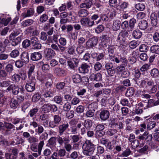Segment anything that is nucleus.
Segmentation results:
<instances>
[{
	"mask_svg": "<svg viewBox=\"0 0 159 159\" xmlns=\"http://www.w3.org/2000/svg\"><path fill=\"white\" fill-rule=\"evenodd\" d=\"M54 71L57 75L61 76L64 74L65 71L59 67H57L54 69Z\"/></svg>",
	"mask_w": 159,
	"mask_h": 159,
	"instance_id": "nucleus-30",
	"label": "nucleus"
},
{
	"mask_svg": "<svg viewBox=\"0 0 159 159\" xmlns=\"http://www.w3.org/2000/svg\"><path fill=\"white\" fill-rule=\"evenodd\" d=\"M134 93V90L132 87L129 88L126 91L125 95L127 97H131L133 96Z\"/></svg>",
	"mask_w": 159,
	"mask_h": 159,
	"instance_id": "nucleus-36",
	"label": "nucleus"
},
{
	"mask_svg": "<svg viewBox=\"0 0 159 159\" xmlns=\"http://www.w3.org/2000/svg\"><path fill=\"white\" fill-rule=\"evenodd\" d=\"M30 45V40L27 39L24 40L22 43V45L24 48H26L29 47Z\"/></svg>",
	"mask_w": 159,
	"mask_h": 159,
	"instance_id": "nucleus-64",
	"label": "nucleus"
},
{
	"mask_svg": "<svg viewBox=\"0 0 159 159\" xmlns=\"http://www.w3.org/2000/svg\"><path fill=\"white\" fill-rule=\"evenodd\" d=\"M109 59L112 61L115 62L116 63L121 62L123 65L127 64L128 61L125 57L123 55H120L117 57H115L114 55H110Z\"/></svg>",
	"mask_w": 159,
	"mask_h": 159,
	"instance_id": "nucleus-3",
	"label": "nucleus"
},
{
	"mask_svg": "<svg viewBox=\"0 0 159 159\" xmlns=\"http://www.w3.org/2000/svg\"><path fill=\"white\" fill-rule=\"evenodd\" d=\"M21 38L20 37H18L15 39H13L12 41L11 45L12 46H16L21 41Z\"/></svg>",
	"mask_w": 159,
	"mask_h": 159,
	"instance_id": "nucleus-53",
	"label": "nucleus"
},
{
	"mask_svg": "<svg viewBox=\"0 0 159 159\" xmlns=\"http://www.w3.org/2000/svg\"><path fill=\"white\" fill-rule=\"evenodd\" d=\"M120 22L119 20H114L112 26V29L114 31H117L120 28Z\"/></svg>",
	"mask_w": 159,
	"mask_h": 159,
	"instance_id": "nucleus-24",
	"label": "nucleus"
},
{
	"mask_svg": "<svg viewBox=\"0 0 159 159\" xmlns=\"http://www.w3.org/2000/svg\"><path fill=\"white\" fill-rule=\"evenodd\" d=\"M39 110L38 107H37L31 109L28 113V115L31 117L35 116Z\"/></svg>",
	"mask_w": 159,
	"mask_h": 159,
	"instance_id": "nucleus-31",
	"label": "nucleus"
},
{
	"mask_svg": "<svg viewBox=\"0 0 159 159\" xmlns=\"http://www.w3.org/2000/svg\"><path fill=\"white\" fill-rule=\"evenodd\" d=\"M20 88L15 84L10 85L7 89L8 91H11L13 95H17L19 92Z\"/></svg>",
	"mask_w": 159,
	"mask_h": 159,
	"instance_id": "nucleus-15",
	"label": "nucleus"
},
{
	"mask_svg": "<svg viewBox=\"0 0 159 159\" xmlns=\"http://www.w3.org/2000/svg\"><path fill=\"white\" fill-rule=\"evenodd\" d=\"M129 34L125 30L120 32L119 34L116 39V41L119 43L120 45H122L127 38Z\"/></svg>",
	"mask_w": 159,
	"mask_h": 159,
	"instance_id": "nucleus-4",
	"label": "nucleus"
},
{
	"mask_svg": "<svg viewBox=\"0 0 159 159\" xmlns=\"http://www.w3.org/2000/svg\"><path fill=\"white\" fill-rule=\"evenodd\" d=\"M73 81L75 83H78L81 81V78L80 75L75 74L72 76Z\"/></svg>",
	"mask_w": 159,
	"mask_h": 159,
	"instance_id": "nucleus-33",
	"label": "nucleus"
},
{
	"mask_svg": "<svg viewBox=\"0 0 159 159\" xmlns=\"http://www.w3.org/2000/svg\"><path fill=\"white\" fill-rule=\"evenodd\" d=\"M24 142L23 139L21 137L17 136L15 138L14 140L11 142V144L13 145L22 143Z\"/></svg>",
	"mask_w": 159,
	"mask_h": 159,
	"instance_id": "nucleus-25",
	"label": "nucleus"
},
{
	"mask_svg": "<svg viewBox=\"0 0 159 159\" xmlns=\"http://www.w3.org/2000/svg\"><path fill=\"white\" fill-rule=\"evenodd\" d=\"M148 46L143 44L139 46V50L141 52H146L148 50Z\"/></svg>",
	"mask_w": 159,
	"mask_h": 159,
	"instance_id": "nucleus-47",
	"label": "nucleus"
},
{
	"mask_svg": "<svg viewBox=\"0 0 159 159\" xmlns=\"http://www.w3.org/2000/svg\"><path fill=\"white\" fill-rule=\"evenodd\" d=\"M136 84L139 85L141 88H143L147 86L146 85V84H147V80H142L140 83L138 80H136Z\"/></svg>",
	"mask_w": 159,
	"mask_h": 159,
	"instance_id": "nucleus-52",
	"label": "nucleus"
},
{
	"mask_svg": "<svg viewBox=\"0 0 159 159\" xmlns=\"http://www.w3.org/2000/svg\"><path fill=\"white\" fill-rule=\"evenodd\" d=\"M41 96L40 94L36 93L32 97V101L33 102H38Z\"/></svg>",
	"mask_w": 159,
	"mask_h": 159,
	"instance_id": "nucleus-57",
	"label": "nucleus"
},
{
	"mask_svg": "<svg viewBox=\"0 0 159 159\" xmlns=\"http://www.w3.org/2000/svg\"><path fill=\"white\" fill-rule=\"evenodd\" d=\"M93 0H85L83 2L79 5L81 8L89 9L93 5Z\"/></svg>",
	"mask_w": 159,
	"mask_h": 159,
	"instance_id": "nucleus-12",
	"label": "nucleus"
},
{
	"mask_svg": "<svg viewBox=\"0 0 159 159\" xmlns=\"http://www.w3.org/2000/svg\"><path fill=\"white\" fill-rule=\"evenodd\" d=\"M136 23V20L134 18H132L130 20L129 26L131 31L133 30Z\"/></svg>",
	"mask_w": 159,
	"mask_h": 159,
	"instance_id": "nucleus-51",
	"label": "nucleus"
},
{
	"mask_svg": "<svg viewBox=\"0 0 159 159\" xmlns=\"http://www.w3.org/2000/svg\"><path fill=\"white\" fill-rule=\"evenodd\" d=\"M35 79L30 80H28L25 84L26 90L29 92H32L35 89Z\"/></svg>",
	"mask_w": 159,
	"mask_h": 159,
	"instance_id": "nucleus-6",
	"label": "nucleus"
},
{
	"mask_svg": "<svg viewBox=\"0 0 159 159\" xmlns=\"http://www.w3.org/2000/svg\"><path fill=\"white\" fill-rule=\"evenodd\" d=\"M19 51L17 49H14L11 52L10 55L12 58H15L18 57L19 55Z\"/></svg>",
	"mask_w": 159,
	"mask_h": 159,
	"instance_id": "nucleus-46",
	"label": "nucleus"
},
{
	"mask_svg": "<svg viewBox=\"0 0 159 159\" xmlns=\"http://www.w3.org/2000/svg\"><path fill=\"white\" fill-rule=\"evenodd\" d=\"M86 92V89L84 88L80 89L77 91V94L78 96L81 97L82 96L84 95Z\"/></svg>",
	"mask_w": 159,
	"mask_h": 159,
	"instance_id": "nucleus-55",
	"label": "nucleus"
},
{
	"mask_svg": "<svg viewBox=\"0 0 159 159\" xmlns=\"http://www.w3.org/2000/svg\"><path fill=\"white\" fill-rule=\"evenodd\" d=\"M69 126L67 123H64L59 125L58 127V132L60 136L62 135L65 131Z\"/></svg>",
	"mask_w": 159,
	"mask_h": 159,
	"instance_id": "nucleus-16",
	"label": "nucleus"
},
{
	"mask_svg": "<svg viewBox=\"0 0 159 159\" xmlns=\"http://www.w3.org/2000/svg\"><path fill=\"white\" fill-rule=\"evenodd\" d=\"M44 54L46 59L47 60H49L56 55V53L52 48H47L44 50Z\"/></svg>",
	"mask_w": 159,
	"mask_h": 159,
	"instance_id": "nucleus-9",
	"label": "nucleus"
},
{
	"mask_svg": "<svg viewBox=\"0 0 159 159\" xmlns=\"http://www.w3.org/2000/svg\"><path fill=\"white\" fill-rule=\"evenodd\" d=\"M47 90H45L42 89L41 90V93L42 95L45 98L48 97H51L54 95L55 91L54 90L53 88H50L48 91H47Z\"/></svg>",
	"mask_w": 159,
	"mask_h": 159,
	"instance_id": "nucleus-10",
	"label": "nucleus"
},
{
	"mask_svg": "<svg viewBox=\"0 0 159 159\" xmlns=\"http://www.w3.org/2000/svg\"><path fill=\"white\" fill-rule=\"evenodd\" d=\"M81 25L84 27H91L95 24V22L88 17L82 18L80 20Z\"/></svg>",
	"mask_w": 159,
	"mask_h": 159,
	"instance_id": "nucleus-7",
	"label": "nucleus"
},
{
	"mask_svg": "<svg viewBox=\"0 0 159 159\" xmlns=\"http://www.w3.org/2000/svg\"><path fill=\"white\" fill-rule=\"evenodd\" d=\"M98 107L97 103L96 102H93L90 104L89 105L88 108L89 110H90L95 111V110Z\"/></svg>",
	"mask_w": 159,
	"mask_h": 159,
	"instance_id": "nucleus-45",
	"label": "nucleus"
},
{
	"mask_svg": "<svg viewBox=\"0 0 159 159\" xmlns=\"http://www.w3.org/2000/svg\"><path fill=\"white\" fill-rule=\"evenodd\" d=\"M135 7L137 10L139 11H143L145 8V6L144 3H139L136 4Z\"/></svg>",
	"mask_w": 159,
	"mask_h": 159,
	"instance_id": "nucleus-42",
	"label": "nucleus"
},
{
	"mask_svg": "<svg viewBox=\"0 0 159 159\" xmlns=\"http://www.w3.org/2000/svg\"><path fill=\"white\" fill-rule=\"evenodd\" d=\"M146 80H147V86H146V87H149L150 88L155 84L154 80L148 79H146Z\"/></svg>",
	"mask_w": 159,
	"mask_h": 159,
	"instance_id": "nucleus-58",
	"label": "nucleus"
},
{
	"mask_svg": "<svg viewBox=\"0 0 159 159\" xmlns=\"http://www.w3.org/2000/svg\"><path fill=\"white\" fill-rule=\"evenodd\" d=\"M34 12V11L33 9L29 8L27 10L26 13L22 14V16L24 18L30 17L32 16L33 15Z\"/></svg>",
	"mask_w": 159,
	"mask_h": 159,
	"instance_id": "nucleus-38",
	"label": "nucleus"
},
{
	"mask_svg": "<svg viewBox=\"0 0 159 159\" xmlns=\"http://www.w3.org/2000/svg\"><path fill=\"white\" fill-rule=\"evenodd\" d=\"M140 43L139 41H131L129 44L130 48L131 49H134L138 46Z\"/></svg>",
	"mask_w": 159,
	"mask_h": 159,
	"instance_id": "nucleus-40",
	"label": "nucleus"
},
{
	"mask_svg": "<svg viewBox=\"0 0 159 159\" xmlns=\"http://www.w3.org/2000/svg\"><path fill=\"white\" fill-rule=\"evenodd\" d=\"M99 116L102 120L105 121L109 117V112L107 110H102L100 112Z\"/></svg>",
	"mask_w": 159,
	"mask_h": 159,
	"instance_id": "nucleus-14",
	"label": "nucleus"
},
{
	"mask_svg": "<svg viewBox=\"0 0 159 159\" xmlns=\"http://www.w3.org/2000/svg\"><path fill=\"white\" fill-rule=\"evenodd\" d=\"M152 135L151 134H148V133L145 131L142 135H140L138 136V139L140 140L145 139L147 142H150L148 143L150 146L152 145L151 142L152 139Z\"/></svg>",
	"mask_w": 159,
	"mask_h": 159,
	"instance_id": "nucleus-8",
	"label": "nucleus"
},
{
	"mask_svg": "<svg viewBox=\"0 0 159 159\" xmlns=\"http://www.w3.org/2000/svg\"><path fill=\"white\" fill-rule=\"evenodd\" d=\"M97 151L96 154L99 156L104 152L105 149L103 147L98 145L97 147Z\"/></svg>",
	"mask_w": 159,
	"mask_h": 159,
	"instance_id": "nucleus-49",
	"label": "nucleus"
},
{
	"mask_svg": "<svg viewBox=\"0 0 159 159\" xmlns=\"http://www.w3.org/2000/svg\"><path fill=\"white\" fill-rule=\"evenodd\" d=\"M79 16L82 17H86L89 14V12L86 9H81L78 12Z\"/></svg>",
	"mask_w": 159,
	"mask_h": 159,
	"instance_id": "nucleus-26",
	"label": "nucleus"
},
{
	"mask_svg": "<svg viewBox=\"0 0 159 159\" xmlns=\"http://www.w3.org/2000/svg\"><path fill=\"white\" fill-rule=\"evenodd\" d=\"M82 148L83 154L87 157L90 156V159H100L99 156L97 154L91 156L94 153L95 149V145L90 141L86 140L83 144Z\"/></svg>",
	"mask_w": 159,
	"mask_h": 159,
	"instance_id": "nucleus-1",
	"label": "nucleus"
},
{
	"mask_svg": "<svg viewBox=\"0 0 159 159\" xmlns=\"http://www.w3.org/2000/svg\"><path fill=\"white\" fill-rule=\"evenodd\" d=\"M89 79L92 81H99L101 80L102 75L99 73L91 74L89 76Z\"/></svg>",
	"mask_w": 159,
	"mask_h": 159,
	"instance_id": "nucleus-19",
	"label": "nucleus"
},
{
	"mask_svg": "<svg viewBox=\"0 0 159 159\" xmlns=\"http://www.w3.org/2000/svg\"><path fill=\"white\" fill-rule=\"evenodd\" d=\"M20 59L25 63H28L29 61L28 53L25 52H23L21 55Z\"/></svg>",
	"mask_w": 159,
	"mask_h": 159,
	"instance_id": "nucleus-23",
	"label": "nucleus"
},
{
	"mask_svg": "<svg viewBox=\"0 0 159 159\" xmlns=\"http://www.w3.org/2000/svg\"><path fill=\"white\" fill-rule=\"evenodd\" d=\"M150 18L152 25L155 27H157V15L155 13H152Z\"/></svg>",
	"mask_w": 159,
	"mask_h": 159,
	"instance_id": "nucleus-20",
	"label": "nucleus"
},
{
	"mask_svg": "<svg viewBox=\"0 0 159 159\" xmlns=\"http://www.w3.org/2000/svg\"><path fill=\"white\" fill-rule=\"evenodd\" d=\"M11 20V17H8L7 18H3L1 20L0 22L1 24L6 26L8 24L9 22Z\"/></svg>",
	"mask_w": 159,
	"mask_h": 159,
	"instance_id": "nucleus-54",
	"label": "nucleus"
},
{
	"mask_svg": "<svg viewBox=\"0 0 159 159\" xmlns=\"http://www.w3.org/2000/svg\"><path fill=\"white\" fill-rule=\"evenodd\" d=\"M21 78L20 76L18 74H15L11 77V80L15 83L19 81Z\"/></svg>",
	"mask_w": 159,
	"mask_h": 159,
	"instance_id": "nucleus-44",
	"label": "nucleus"
},
{
	"mask_svg": "<svg viewBox=\"0 0 159 159\" xmlns=\"http://www.w3.org/2000/svg\"><path fill=\"white\" fill-rule=\"evenodd\" d=\"M78 63V60L75 58L67 61L68 66L70 68L72 69L74 68L75 66H76Z\"/></svg>",
	"mask_w": 159,
	"mask_h": 159,
	"instance_id": "nucleus-18",
	"label": "nucleus"
},
{
	"mask_svg": "<svg viewBox=\"0 0 159 159\" xmlns=\"http://www.w3.org/2000/svg\"><path fill=\"white\" fill-rule=\"evenodd\" d=\"M28 142L30 143H34L38 142L39 141L38 139L34 136H30V137L28 139Z\"/></svg>",
	"mask_w": 159,
	"mask_h": 159,
	"instance_id": "nucleus-56",
	"label": "nucleus"
},
{
	"mask_svg": "<svg viewBox=\"0 0 159 159\" xmlns=\"http://www.w3.org/2000/svg\"><path fill=\"white\" fill-rule=\"evenodd\" d=\"M51 104L47 103L44 104L42 107V110L45 113L49 112L51 111Z\"/></svg>",
	"mask_w": 159,
	"mask_h": 159,
	"instance_id": "nucleus-32",
	"label": "nucleus"
},
{
	"mask_svg": "<svg viewBox=\"0 0 159 159\" xmlns=\"http://www.w3.org/2000/svg\"><path fill=\"white\" fill-rule=\"evenodd\" d=\"M105 68L110 76H113L114 75L115 73V70L112 63H106L105 65Z\"/></svg>",
	"mask_w": 159,
	"mask_h": 159,
	"instance_id": "nucleus-11",
	"label": "nucleus"
},
{
	"mask_svg": "<svg viewBox=\"0 0 159 159\" xmlns=\"http://www.w3.org/2000/svg\"><path fill=\"white\" fill-rule=\"evenodd\" d=\"M58 136L57 138V141L61 146L64 144V147L68 152H70L72 150V146L69 143L70 140L68 137Z\"/></svg>",
	"mask_w": 159,
	"mask_h": 159,
	"instance_id": "nucleus-2",
	"label": "nucleus"
},
{
	"mask_svg": "<svg viewBox=\"0 0 159 159\" xmlns=\"http://www.w3.org/2000/svg\"><path fill=\"white\" fill-rule=\"evenodd\" d=\"M42 56L40 52H36L32 53L31 55V58L33 61H37L40 59Z\"/></svg>",
	"mask_w": 159,
	"mask_h": 159,
	"instance_id": "nucleus-21",
	"label": "nucleus"
},
{
	"mask_svg": "<svg viewBox=\"0 0 159 159\" xmlns=\"http://www.w3.org/2000/svg\"><path fill=\"white\" fill-rule=\"evenodd\" d=\"M138 26L139 28L141 30H144L146 29L148 26V23L144 20L139 22L138 24Z\"/></svg>",
	"mask_w": 159,
	"mask_h": 159,
	"instance_id": "nucleus-29",
	"label": "nucleus"
},
{
	"mask_svg": "<svg viewBox=\"0 0 159 159\" xmlns=\"http://www.w3.org/2000/svg\"><path fill=\"white\" fill-rule=\"evenodd\" d=\"M58 41L60 45L65 46L67 44V40L65 38L63 37H61L59 39Z\"/></svg>",
	"mask_w": 159,
	"mask_h": 159,
	"instance_id": "nucleus-60",
	"label": "nucleus"
},
{
	"mask_svg": "<svg viewBox=\"0 0 159 159\" xmlns=\"http://www.w3.org/2000/svg\"><path fill=\"white\" fill-rule=\"evenodd\" d=\"M120 103L123 106H126L130 107L133 106L132 103L131 104H129L128 100L125 98H121L120 101Z\"/></svg>",
	"mask_w": 159,
	"mask_h": 159,
	"instance_id": "nucleus-39",
	"label": "nucleus"
},
{
	"mask_svg": "<svg viewBox=\"0 0 159 159\" xmlns=\"http://www.w3.org/2000/svg\"><path fill=\"white\" fill-rule=\"evenodd\" d=\"M48 16L47 14H44L42 15L39 18L40 21L42 22H44L48 19Z\"/></svg>",
	"mask_w": 159,
	"mask_h": 159,
	"instance_id": "nucleus-62",
	"label": "nucleus"
},
{
	"mask_svg": "<svg viewBox=\"0 0 159 159\" xmlns=\"http://www.w3.org/2000/svg\"><path fill=\"white\" fill-rule=\"evenodd\" d=\"M151 76L153 77H156L159 75V71L156 68H153L151 70L150 73Z\"/></svg>",
	"mask_w": 159,
	"mask_h": 159,
	"instance_id": "nucleus-48",
	"label": "nucleus"
},
{
	"mask_svg": "<svg viewBox=\"0 0 159 159\" xmlns=\"http://www.w3.org/2000/svg\"><path fill=\"white\" fill-rule=\"evenodd\" d=\"M83 125L84 127L86 129H89L92 126V121L90 120H85L84 122Z\"/></svg>",
	"mask_w": 159,
	"mask_h": 159,
	"instance_id": "nucleus-37",
	"label": "nucleus"
},
{
	"mask_svg": "<svg viewBox=\"0 0 159 159\" xmlns=\"http://www.w3.org/2000/svg\"><path fill=\"white\" fill-rule=\"evenodd\" d=\"M151 52L152 53L159 54V46L158 45H153L150 48Z\"/></svg>",
	"mask_w": 159,
	"mask_h": 159,
	"instance_id": "nucleus-43",
	"label": "nucleus"
},
{
	"mask_svg": "<svg viewBox=\"0 0 159 159\" xmlns=\"http://www.w3.org/2000/svg\"><path fill=\"white\" fill-rule=\"evenodd\" d=\"M98 43V39L96 37L92 38L89 39L86 42V45L87 48H92L95 46Z\"/></svg>",
	"mask_w": 159,
	"mask_h": 159,
	"instance_id": "nucleus-13",
	"label": "nucleus"
},
{
	"mask_svg": "<svg viewBox=\"0 0 159 159\" xmlns=\"http://www.w3.org/2000/svg\"><path fill=\"white\" fill-rule=\"evenodd\" d=\"M104 27L102 25H98L95 29V32L97 34L102 32L104 30Z\"/></svg>",
	"mask_w": 159,
	"mask_h": 159,
	"instance_id": "nucleus-63",
	"label": "nucleus"
},
{
	"mask_svg": "<svg viewBox=\"0 0 159 159\" xmlns=\"http://www.w3.org/2000/svg\"><path fill=\"white\" fill-rule=\"evenodd\" d=\"M70 103L67 102L63 106V110L64 111H69L71 108V106Z\"/></svg>",
	"mask_w": 159,
	"mask_h": 159,
	"instance_id": "nucleus-59",
	"label": "nucleus"
},
{
	"mask_svg": "<svg viewBox=\"0 0 159 159\" xmlns=\"http://www.w3.org/2000/svg\"><path fill=\"white\" fill-rule=\"evenodd\" d=\"M147 121L148 123L147 128L148 129L150 130L155 127L156 125L155 121L150 119L147 120Z\"/></svg>",
	"mask_w": 159,
	"mask_h": 159,
	"instance_id": "nucleus-34",
	"label": "nucleus"
},
{
	"mask_svg": "<svg viewBox=\"0 0 159 159\" xmlns=\"http://www.w3.org/2000/svg\"><path fill=\"white\" fill-rule=\"evenodd\" d=\"M89 66L86 63H83L81 66L79 68V70L80 73H87L89 71Z\"/></svg>",
	"mask_w": 159,
	"mask_h": 159,
	"instance_id": "nucleus-17",
	"label": "nucleus"
},
{
	"mask_svg": "<svg viewBox=\"0 0 159 159\" xmlns=\"http://www.w3.org/2000/svg\"><path fill=\"white\" fill-rule=\"evenodd\" d=\"M10 107L13 109H16L19 105V103L17 101L14 99H12L11 100L10 103Z\"/></svg>",
	"mask_w": 159,
	"mask_h": 159,
	"instance_id": "nucleus-35",
	"label": "nucleus"
},
{
	"mask_svg": "<svg viewBox=\"0 0 159 159\" xmlns=\"http://www.w3.org/2000/svg\"><path fill=\"white\" fill-rule=\"evenodd\" d=\"M142 35V33L138 30H134L132 33L133 37L136 39L140 38Z\"/></svg>",
	"mask_w": 159,
	"mask_h": 159,
	"instance_id": "nucleus-28",
	"label": "nucleus"
},
{
	"mask_svg": "<svg viewBox=\"0 0 159 159\" xmlns=\"http://www.w3.org/2000/svg\"><path fill=\"white\" fill-rule=\"evenodd\" d=\"M66 84L65 81L63 82H58L56 84V88L58 89L62 90L64 88Z\"/></svg>",
	"mask_w": 159,
	"mask_h": 159,
	"instance_id": "nucleus-50",
	"label": "nucleus"
},
{
	"mask_svg": "<svg viewBox=\"0 0 159 159\" xmlns=\"http://www.w3.org/2000/svg\"><path fill=\"white\" fill-rule=\"evenodd\" d=\"M5 127L7 129L5 131L6 134H8L11 133L10 129L13 128L14 126L12 124L8 122H5Z\"/></svg>",
	"mask_w": 159,
	"mask_h": 159,
	"instance_id": "nucleus-27",
	"label": "nucleus"
},
{
	"mask_svg": "<svg viewBox=\"0 0 159 159\" xmlns=\"http://www.w3.org/2000/svg\"><path fill=\"white\" fill-rule=\"evenodd\" d=\"M35 67V66L34 65H30L29 67L27 73L28 78L30 80L35 79V77L32 76V74L34 71Z\"/></svg>",
	"mask_w": 159,
	"mask_h": 159,
	"instance_id": "nucleus-22",
	"label": "nucleus"
},
{
	"mask_svg": "<svg viewBox=\"0 0 159 159\" xmlns=\"http://www.w3.org/2000/svg\"><path fill=\"white\" fill-rule=\"evenodd\" d=\"M84 110V107L82 105H80L77 106L76 109V111L79 114L83 112Z\"/></svg>",
	"mask_w": 159,
	"mask_h": 159,
	"instance_id": "nucleus-61",
	"label": "nucleus"
},
{
	"mask_svg": "<svg viewBox=\"0 0 159 159\" xmlns=\"http://www.w3.org/2000/svg\"><path fill=\"white\" fill-rule=\"evenodd\" d=\"M53 120L50 121L49 123V126L53 128L59 125L61 122V117L57 115H54L53 116Z\"/></svg>",
	"mask_w": 159,
	"mask_h": 159,
	"instance_id": "nucleus-5",
	"label": "nucleus"
},
{
	"mask_svg": "<svg viewBox=\"0 0 159 159\" xmlns=\"http://www.w3.org/2000/svg\"><path fill=\"white\" fill-rule=\"evenodd\" d=\"M33 23V20L28 19L22 21L21 23V25L23 27H25L31 25Z\"/></svg>",
	"mask_w": 159,
	"mask_h": 159,
	"instance_id": "nucleus-41",
	"label": "nucleus"
}]
</instances>
